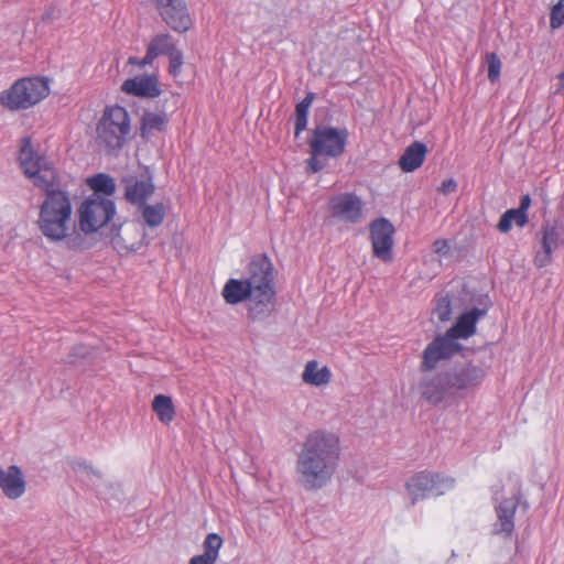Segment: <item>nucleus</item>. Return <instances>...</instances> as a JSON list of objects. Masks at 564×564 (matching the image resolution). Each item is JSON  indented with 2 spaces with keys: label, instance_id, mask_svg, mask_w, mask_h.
Wrapping results in <instances>:
<instances>
[{
  "label": "nucleus",
  "instance_id": "f257e3e1",
  "mask_svg": "<svg viewBox=\"0 0 564 564\" xmlns=\"http://www.w3.org/2000/svg\"><path fill=\"white\" fill-rule=\"evenodd\" d=\"M340 443L336 434L324 430L310 433L296 454L295 477L307 491H317L333 479L339 464Z\"/></svg>",
  "mask_w": 564,
  "mask_h": 564
},
{
  "label": "nucleus",
  "instance_id": "f03ea898",
  "mask_svg": "<svg viewBox=\"0 0 564 564\" xmlns=\"http://www.w3.org/2000/svg\"><path fill=\"white\" fill-rule=\"evenodd\" d=\"M45 197L41 204L37 225L42 235L51 242H63L69 250H84L88 241L77 230L73 219L74 208L70 194L53 185L43 187Z\"/></svg>",
  "mask_w": 564,
  "mask_h": 564
},
{
  "label": "nucleus",
  "instance_id": "7ed1b4c3",
  "mask_svg": "<svg viewBox=\"0 0 564 564\" xmlns=\"http://www.w3.org/2000/svg\"><path fill=\"white\" fill-rule=\"evenodd\" d=\"M131 131L130 116L124 107L109 106L97 124V140L107 151L120 150Z\"/></svg>",
  "mask_w": 564,
  "mask_h": 564
},
{
  "label": "nucleus",
  "instance_id": "20e7f679",
  "mask_svg": "<svg viewBox=\"0 0 564 564\" xmlns=\"http://www.w3.org/2000/svg\"><path fill=\"white\" fill-rule=\"evenodd\" d=\"M48 94L46 78L25 77L18 79L0 94V104L11 111L25 110L39 104Z\"/></svg>",
  "mask_w": 564,
  "mask_h": 564
},
{
  "label": "nucleus",
  "instance_id": "39448f33",
  "mask_svg": "<svg viewBox=\"0 0 564 564\" xmlns=\"http://www.w3.org/2000/svg\"><path fill=\"white\" fill-rule=\"evenodd\" d=\"M115 215L116 204L111 198L90 194L77 207V230L87 239L88 235L105 227Z\"/></svg>",
  "mask_w": 564,
  "mask_h": 564
},
{
  "label": "nucleus",
  "instance_id": "423d86ee",
  "mask_svg": "<svg viewBox=\"0 0 564 564\" xmlns=\"http://www.w3.org/2000/svg\"><path fill=\"white\" fill-rule=\"evenodd\" d=\"M253 280V288L247 300V315L252 322H263L275 308L273 265L268 259V269Z\"/></svg>",
  "mask_w": 564,
  "mask_h": 564
},
{
  "label": "nucleus",
  "instance_id": "0eeeda50",
  "mask_svg": "<svg viewBox=\"0 0 564 564\" xmlns=\"http://www.w3.org/2000/svg\"><path fill=\"white\" fill-rule=\"evenodd\" d=\"M454 486V478L431 470H422L414 474L405 484L412 503L422 499L442 496L453 489Z\"/></svg>",
  "mask_w": 564,
  "mask_h": 564
},
{
  "label": "nucleus",
  "instance_id": "6e6552de",
  "mask_svg": "<svg viewBox=\"0 0 564 564\" xmlns=\"http://www.w3.org/2000/svg\"><path fill=\"white\" fill-rule=\"evenodd\" d=\"M348 135L346 128L318 126L312 131L310 149L315 154H322L323 158L336 159L345 152Z\"/></svg>",
  "mask_w": 564,
  "mask_h": 564
},
{
  "label": "nucleus",
  "instance_id": "1a4fd4ad",
  "mask_svg": "<svg viewBox=\"0 0 564 564\" xmlns=\"http://www.w3.org/2000/svg\"><path fill=\"white\" fill-rule=\"evenodd\" d=\"M19 162L25 176L37 187H48L53 185L55 173L47 165L44 158L37 155L29 138L21 141Z\"/></svg>",
  "mask_w": 564,
  "mask_h": 564
},
{
  "label": "nucleus",
  "instance_id": "9d476101",
  "mask_svg": "<svg viewBox=\"0 0 564 564\" xmlns=\"http://www.w3.org/2000/svg\"><path fill=\"white\" fill-rule=\"evenodd\" d=\"M268 257L260 254L252 258L249 264V275L245 280L229 279L224 289L223 297L230 305L247 301L253 288V280H258L264 269H268Z\"/></svg>",
  "mask_w": 564,
  "mask_h": 564
},
{
  "label": "nucleus",
  "instance_id": "9b49d317",
  "mask_svg": "<svg viewBox=\"0 0 564 564\" xmlns=\"http://www.w3.org/2000/svg\"><path fill=\"white\" fill-rule=\"evenodd\" d=\"M462 345L451 338L446 333L435 337L423 350L422 361L420 365L421 371H431L437 365L452 358L460 351Z\"/></svg>",
  "mask_w": 564,
  "mask_h": 564
},
{
  "label": "nucleus",
  "instance_id": "f8f14e48",
  "mask_svg": "<svg viewBox=\"0 0 564 564\" xmlns=\"http://www.w3.org/2000/svg\"><path fill=\"white\" fill-rule=\"evenodd\" d=\"M369 229L373 256L383 262H391L393 259V225L386 218H379L370 224Z\"/></svg>",
  "mask_w": 564,
  "mask_h": 564
},
{
  "label": "nucleus",
  "instance_id": "ddd939ff",
  "mask_svg": "<svg viewBox=\"0 0 564 564\" xmlns=\"http://www.w3.org/2000/svg\"><path fill=\"white\" fill-rule=\"evenodd\" d=\"M362 208L361 198L351 193L339 194L329 200L332 216L344 223H358L362 217Z\"/></svg>",
  "mask_w": 564,
  "mask_h": 564
},
{
  "label": "nucleus",
  "instance_id": "4468645a",
  "mask_svg": "<svg viewBox=\"0 0 564 564\" xmlns=\"http://www.w3.org/2000/svg\"><path fill=\"white\" fill-rule=\"evenodd\" d=\"M522 506L528 509V503H521L520 496L512 495L502 499L495 507L497 521L494 524V533L503 538H510L514 530V514L517 509Z\"/></svg>",
  "mask_w": 564,
  "mask_h": 564
},
{
  "label": "nucleus",
  "instance_id": "2eb2a0df",
  "mask_svg": "<svg viewBox=\"0 0 564 564\" xmlns=\"http://www.w3.org/2000/svg\"><path fill=\"white\" fill-rule=\"evenodd\" d=\"M421 395L432 404H438L453 393L447 372L424 375L419 383Z\"/></svg>",
  "mask_w": 564,
  "mask_h": 564
},
{
  "label": "nucleus",
  "instance_id": "dca6fc26",
  "mask_svg": "<svg viewBox=\"0 0 564 564\" xmlns=\"http://www.w3.org/2000/svg\"><path fill=\"white\" fill-rule=\"evenodd\" d=\"M541 250H538L534 256V264L538 268H544L552 261L554 251L560 247L561 229L555 223L543 224L541 231Z\"/></svg>",
  "mask_w": 564,
  "mask_h": 564
},
{
  "label": "nucleus",
  "instance_id": "f3484780",
  "mask_svg": "<svg viewBox=\"0 0 564 564\" xmlns=\"http://www.w3.org/2000/svg\"><path fill=\"white\" fill-rule=\"evenodd\" d=\"M121 90L128 95L143 98H155L161 94L158 79L153 75L128 78L122 83Z\"/></svg>",
  "mask_w": 564,
  "mask_h": 564
},
{
  "label": "nucleus",
  "instance_id": "a211bd4d",
  "mask_svg": "<svg viewBox=\"0 0 564 564\" xmlns=\"http://www.w3.org/2000/svg\"><path fill=\"white\" fill-rule=\"evenodd\" d=\"M487 310L474 307L473 310L463 313L456 323L446 330V334L455 341L458 339H467L476 332V324L485 316Z\"/></svg>",
  "mask_w": 564,
  "mask_h": 564
},
{
  "label": "nucleus",
  "instance_id": "6ab92c4d",
  "mask_svg": "<svg viewBox=\"0 0 564 564\" xmlns=\"http://www.w3.org/2000/svg\"><path fill=\"white\" fill-rule=\"evenodd\" d=\"M0 489L9 499L15 500L25 492V480L21 469L11 465L7 469L0 467Z\"/></svg>",
  "mask_w": 564,
  "mask_h": 564
},
{
  "label": "nucleus",
  "instance_id": "aec40b11",
  "mask_svg": "<svg viewBox=\"0 0 564 564\" xmlns=\"http://www.w3.org/2000/svg\"><path fill=\"white\" fill-rule=\"evenodd\" d=\"M160 14L164 22L175 32L184 33L193 25V20L184 0L180 1V4L175 3L160 10Z\"/></svg>",
  "mask_w": 564,
  "mask_h": 564
},
{
  "label": "nucleus",
  "instance_id": "412c9836",
  "mask_svg": "<svg viewBox=\"0 0 564 564\" xmlns=\"http://www.w3.org/2000/svg\"><path fill=\"white\" fill-rule=\"evenodd\" d=\"M453 392L476 386L481 382L485 377L482 368L468 365L453 371H447Z\"/></svg>",
  "mask_w": 564,
  "mask_h": 564
},
{
  "label": "nucleus",
  "instance_id": "4be33fe9",
  "mask_svg": "<svg viewBox=\"0 0 564 564\" xmlns=\"http://www.w3.org/2000/svg\"><path fill=\"white\" fill-rule=\"evenodd\" d=\"M155 186L150 176L126 180L124 196L128 202L133 205H142L154 193Z\"/></svg>",
  "mask_w": 564,
  "mask_h": 564
},
{
  "label": "nucleus",
  "instance_id": "5701e85b",
  "mask_svg": "<svg viewBox=\"0 0 564 564\" xmlns=\"http://www.w3.org/2000/svg\"><path fill=\"white\" fill-rule=\"evenodd\" d=\"M427 148L422 142H413L410 144L399 159V166L403 172H413L417 170L424 162Z\"/></svg>",
  "mask_w": 564,
  "mask_h": 564
},
{
  "label": "nucleus",
  "instance_id": "b1692460",
  "mask_svg": "<svg viewBox=\"0 0 564 564\" xmlns=\"http://www.w3.org/2000/svg\"><path fill=\"white\" fill-rule=\"evenodd\" d=\"M167 122L166 113L145 111L141 118L140 134L143 139H149L156 132L164 131Z\"/></svg>",
  "mask_w": 564,
  "mask_h": 564
},
{
  "label": "nucleus",
  "instance_id": "393cba45",
  "mask_svg": "<svg viewBox=\"0 0 564 564\" xmlns=\"http://www.w3.org/2000/svg\"><path fill=\"white\" fill-rule=\"evenodd\" d=\"M147 50L148 58L145 62H153L160 55H170L176 50V46L169 33H161L150 41Z\"/></svg>",
  "mask_w": 564,
  "mask_h": 564
},
{
  "label": "nucleus",
  "instance_id": "a878e982",
  "mask_svg": "<svg viewBox=\"0 0 564 564\" xmlns=\"http://www.w3.org/2000/svg\"><path fill=\"white\" fill-rule=\"evenodd\" d=\"M330 370L327 367L319 368L316 360H311L305 365L302 380L307 384L321 387L330 381Z\"/></svg>",
  "mask_w": 564,
  "mask_h": 564
},
{
  "label": "nucleus",
  "instance_id": "bb28decb",
  "mask_svg": "<svg viewBox=\"0 0 564 564\" xmlns=\"http://www.w3.org/2000/svg\"><path fill=\"white\" fill-rule=\"evenodd\" d=\"M87 185L93 194L109 197L116 192V184L111 176L105 173H98L87 178Z\"/></svg>",
  "mask_w": 564,
  "mask_h": 564
},
{
  "label": "nucleus",
  "instance_id": "cd10ccee",
  "mask_svg": "<svg viewBox=\"0 0 564 564\" xmlns=\"http://www.w3.org/2000/svg\"><path fill=\"white\" fill-rule=\"evenodd\" d=\"M72 468L76 474V477L87 485H95L101 479V474L90 463L76 459L72 463Z\"/></svg>",
  "mask_w": 564,
  "mask_h": 564
},
{
  "label": "nucleus",
  "instance_id": "c85d7f7f",
  "mask_svg": "<svg viewBox=\"0 0 564 564\" xmlns=\"http://www.w3.org/2000/svg\"><path fill=\"white\" fill-rule=\"evenodd\" d=\"M141 207V215L144 224L151 228L159 227L165 216V207L162 203L156 204H142Z\"/></svg>",
  "mask_w": 564,
  "mask_h": 564
},
{
  "label": "nucleus",
  "instance_id": "c756f323",
  "mask_svg": "<svg viewBox=\"0 0 564 564\" xmlns=\"http://www.w3.org/2000/svg\"><path fill=\"white\" fill-rule=\"evenodd\" d=\"M153 411L162 423L169 424L174 419V405L172 399L164 394H158L152 402Z\"/></svg>",
  "mask_w": 564,
  "mask_h": 564
},
{
  "label": "nucleus",
  "instance_id": "7c9ffc66",
  "mask_svg": "<svg viewBox=\"0 0 564 564\" xmlns=\"http://www.w3.org/2000/svg\"><path fill=\"white\" fill-rule=\"evenodd\" d=\"M529 221L528 214H523L517 208L508 209L502 214L500 220L497 225V228L501 232H508L511 230L512 225L514 224L518 227H524Z\"/></svg>",
  "mask_w": 564,
  "mask_h": 564
},
{
  "label": "nucleus",
  "instance_id": "2f4dec72",
  "mask_svg": "<svg viewBox=\"0 0 564 564\" xmlns=\"http://www.w3.org/2000/svg\"><path fill=\"white\" fill-rule=\"evenodd\" d=\"M313 98V94H307L295 107V137H299L306 129L308 109L312 105Z\"/></svg>",
  "mask_w": 564,
  "mask_h": 564
},
{
  "label": "nucleus",
  "instance_id": "473e14b6",
  "mask_svg": "<svg viewBox=\"0 0 564 564\" xmlns=\"http://www.w3.org/2000/svg\"><path fill=\"white\" fill-rule=\"evenodd\" d=\"M145 243H148L145 241V232H142L140 239L132 243H127L126 239L120 235H117L111 239V245L113 249L120 254L137 252Z\"/></svg>",
  "mask_w": 564,
  "mask_h": 564
},
{
  "label": "nucleus",
  "instance_id": "72a5a7b5",
  "mask_svg": "<svg viewBox=\"0 0 564 564\" xmlns=\"http://www.w3.org/2000/svg\"><path fill=\"white\" fill-rule=\"evenodd\" d=\"M223 543L224 541L220 535L217 533H208L203 541L202 554L217 561Z\"/></svg>",
  "mask_w": 564,
  "mask_h": 564
},
{
  "label": "nucleus",
  "instance_id": "f704fd0d",
  "mask_svg": "<svg viewBox=\"0 0 564 564\" xmlns=\"http://www.w3.org/2000/svg\"><path fill=\"white\" fill-rule=\"evenodd\" d=\"M434 314L441 322H447L452 315V304L447 295H441L436 299Z\"/></svg>",
  "mask_w": 564,
  "mask_h": 564
},
{
  "label": "nucleus",
  "instance_id": "c9c22d12",
  "mask_svg": "<svg viewBox=\"0 0 564 564\" xmlns=\"http://www.w3.org/2000/svg\"><path fill=\"white\" fill-rule=\"evenodd\" d=\"M488 64V78L491 83H495L500 77L501 61L496 53H489L486 56Z\"/></svg>",
  "mask_w": 564,
  "mask_h": 564
},
{
  "label": "nucleus",
  "instance_id": "e433bc0d",
  "mask_svg": "<svg viewBox=\"0 0 564 564\" xmlns=\"http://www.w3.org/2000/svg\"><path fill=\"white\" fill-rule=\"evenodd\" d=\"M564 24V0H560L551 10L550 25L558 29Z\"/></svg>",
  "mask_w": 564,
  "mask_h": 564
},
{
  "label": "nucleus",
  "instance_id": "4c0bfd02",
  "mask_svg": "<svg viewBox=\"0 0 564 564\" xmlns=\"http://www.w3.org/2000/svg\"><path fill=\"white\" fill-rule=\"evenodd\" d=\"M169 56V72L173 77H177L181 74L183 66V53L178 48L172 52Z\"/></svg>",
  "mask_w": 564,
  "mask_h": 564
},
{
  "label": "nucleus",
  "instance_id": "58836bf2",
  "mask_svg": "<svg viewBox=\"0 0 564 564\" xmlns=\"http://www.w3.org/2000/svg\"><path fill=\"white\" fill-rule=\"evenodd\" d=\"M323 158L322 154H315L310 149V159L307 160V167L311 172L316 173L324 169V163L319 160Z\"/></svg>",
  "mask_w": 564,
  "mask_h": 564
},
{
  "label": "nucleus",
  "instance_id": "ea45409f",
  "mask_svg": "<svg viewBox=\"0 0 564 564\" xmlns=\"http://www.w3.org/2000/svg\"><path fill=\"white\" fill-rule=\"evenodd\" d=\"M451 247L447 240L440 239L433 243V251L441 256H447L449 253Z\"/></svg>",
  "mask_w": 564,
  "mask_h": 564
},
{
  "label": "nucleus",
  "instance_id": "a19ab883",
  "mask_svg": "<svg viewBox=\"0 0 564 564\" xmlns=\"http://www.w3.org/2000/svg\"><path fill=\"white\" fill-rule=\"evenodd\" d=\"M457 183L453 178L444 180L441 184L440 192L444 195L452 194L456 191Z\"/></svg>",
  "mask_w": 564,
  "mask_h": 564
},
{
  "label": "nucleus",
  "instance_id": "79ce46f5",
  "mask_svg": "<svg viewBox=\"0 0 564 564\" xmlns=\"http://www.w3.org/2000/svg\"><path fill=\"white\" fill-rule=\"evenodd\" d=\"M217 561L208 557V556H205L203 554H198V555H194L188 564H216Z\"/></svg>",
  "mask_w": 564,
  "mask_h": 564
},
{
  "label": "nucleus",
  "instance_id": "37998d69",
  "mask_svg": "<svg viewBox=\"0 0 564 564\" xmlns=\"http://www.w3.org/2000/svg\"><path fill=\"white\" fill-rule=\"evenodd\" d=\"M531 205V198L530 196L527 194V195H523L520 199V205L519 207L517 208L518 210L522 212L523 214H527L529 207Z\"/></svg>",
  "mask_w": 564,
  "mask_h": 564
},
{
  "label": "nucleus",
  "instance_id": "c03bdc74",
  "mask_svg": "<svg viewBox=\"0 0 564 564\" xmlns=\"http://www.w3.org/2000/svg\"><path fill=\"white\" fill-rule=\"evenodd\" d=\"M147 58H148V52L145 53V56H144L142 59H139V58H137V57H130V58H129V64H131V65H138V66H140V67H143V66H145V65H150V64H152V62H145V61H147Z\"/></svg>",
  "mask_w": 564,
  "mask_h": 564
},
{
  "label": "nucleus",
  "instance_id": "a18cd8bd",
  "mask_svg": "<svg viewBox=\"0 0 564 564\" xmlns=\"http://www.w3.org/2000/svg\"><path fill=\"white\" fill-rule=\"evenodd\" d=\"M558 94L564 95V83H561L560 87L556 90Z\"/></svg>",
  "mask_w": 564,
  "mask_h": 564
},
{
  "label": "nucleus",
  "instance_id": "49530a36",
  "mask_svg": "<svg viewBox=\"0 0 564 564\" xmlns=\"http://www.w3.org/2000/svg\"><path fill=\"white\" fill-rule=\"evenodd\" d=\"M557 77L560 79V83H564V70L561 74H558Z\"/></svg>",
  "mask_w": 564,
  "mask_h": 564
}]
</instances>
